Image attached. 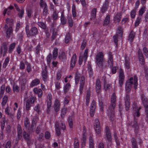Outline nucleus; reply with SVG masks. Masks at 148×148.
<instances>
[{
    "mask_svg": "<svg viewBox=\"0 0 148 148\" xmlns=\"http://www.w3.org/2000/svg\"><path fill=\"white\" fill-rule=\"evenodd\" d=\"M145 10V7H143L140 9L139 11V15L141 17L142 16Z\"/></svg>",
    "mask_w": 148,
    "mask_h": 148,
    "instance_id": "50",
    "label": "nucleus"
},
{
    "mask_svg": "<svg viewBox=\"0 0 148 148\" xmlns=\"http://www.w3.org/2000/svg\"><path fill=\"white\" fill-rule=\"evenodd\" d=\"M23 132L17 133V135L16 138L17 141L21 139L22 137Z\"/></svg>",
    "mask_w": 148,
    "mask_h": 148,
    "instance_id": "62",
    "label": "nucleus"
},
{
    "mask_svg": "<svg viewBox=\"0 0 148 148\" xmlns=\"http://www.w3.org/2000/svg\"><path fill=\"white\" fill-rule=\"evenodd\" d=\"M119 37H120L119 36V34H116L113 36L114 41L116 47H117L118 46V39Z\"/></svg>",
    "mask_w": 148,
    "mask_h": 148,
    "instance_id": "34",
    "label": "nucleus"
},
{
    "mask_svg": "<svg viewBox=\"0 0 148 148\" xmlns=\"http://www.w3.org/2000/svg\"><path fill=\"white\" fill-rule=\"evenodd\" d=\"M40 80L38 79H36L32 80L30 84V87H33L34 86H36L40 83Z\"/></svg>",
    "mask_w": 148,
    "mask_h": 148,
    "instance_id": "24",
    "label": "nucleus"
},
{
    "mask_svg": "<svg viewBox=\"0 0 148 148\" xmlns=\"http://www.w3.org/2000/svg\"><path fill=\"white\" fill-rule=\"evenodd\" d=\"M109 1L108 0H105L101 9V12L104 13L108 9L109 6Z\"/></svg>",
    "mask_w": 148,
    "mask_h": 148,
    "instance_id": "10",
    "label": "nucleus"
},
{
    "mask_svg": "<svg viewBox=\"0 0 148 148\" xmlns=\"http://www.w3.org/2000/svg\"><path fill=\"white\" fill-rule=\"evenodd\" d=\"M38 24L40 27L45 30L47 31V28L45 23L42 22H39L38 23Z\"/></svg>",
    "mask_w": 148,
    "mask_h": 148,
    "instance_id": "35",
    "label": "nucleus"
},
{
    "mask_svg": "<svg viewBox=\"0 0 148 148\" xmlns=\"http://www.w3.org/2000/svg\"><path fill=\"white\" fill-rule=\"evenodd\" d=\"M132 148H138L136 141L134 137H132L131 140Z\"/></svg>",
    "mask_w": 148,
    "mask_h": 148,
    "instance_id": "27",
    "label": "nucleus"
},
{
    "mask_svg": "<svg viewBox=\"0 0 148 148\" xmlns=\"http://www.w3.org/2000/svg\"><path fill=\"white\" fill-rule=\"evenodd\" d=\"M27 80L26 79H22L21 84V91L24 90L26 87V84Z\"/></svg>",
    "mask_w": 148,
    "mask_h": 148,
    "instance_id": "26",
    "label": "nucleus"
},
{
    "mask_svg": "<svg viewBox=\"0 0 148 148\" xmlns=\"http://www.w3.org/2000/svg\"><path fill=\"white\" fill-rule=\"evenodd\" d=\"M136 9H134L131 12L130 15L132 18H134L136 15Z\"/></svg>",
    "mask_w": 148,
    "mask_h": 148,
    "instance_id": "60",
    "label": "nucleus"
},
{
    "mask_svg": "<svg viewBox=\"0 0 148 148\" xmlns=\"http://www.w3.org/2000/svg\"><path fill=\"white\" fill-rule=\"evenodd\" d=\"M106 136L107 140L109 142H110L112 140L111 133L109 127L108 126H106L105 128Z\"/></svg>",
    "mask_w": 148,
    "mask_h": 148,
    "instance_id": "4",
    "label": "nucleus"
},
{
    "mask_svg": "<svg viewBox=\"0 0 148 148\" xmlns=\"http://www.w3.org/2000/svg\"><path fill=\"white\" fill-rule=\"evenodd\" d=\"M138 56L139 61L142 65H143L145 63V60L143 56L141 50H139L138 51Z\"/></svg>",
    "mask_w": 148,
    "mask_h": 148,
    "instance_id": "13",
    "label": "nucleus"
},
{
    "mask_svg": "<svg viewBox=\"0 0 148 148\" xmlns=\"http://www.w3.org/2000/svg\"><path fill=\"white\" fill-rule=\"evenodd\" d=\"M116 34H119V36L121 38L122 37L123 32L122 31V27L121 26H119L118 27Z\"/></svg>",
    "mask_w": 148,
    "mask_h": 148,
    "instance_id": "43",
    "label": "nucleus"
},
{
    "mask_svg": "<svg viewBox=\"0 0 148 148\" xmlns=\"http://www.w3.org/2000/svg\"><path fill=\"white\" fill-rule=\"evenodd\" d=\"M111 105L109 106H111L113 109L115 108L116 102V96L115 93H113L111 96Z\"/></svg>",
    "mask_w": 148,
    "mask_h": 148,
    "instance_id": "7",
    "label": "nucleus"
},
{
    "mask_svg": "<svg viewBox=\"0 0 148 148\" xmlns=\"http://www.w3.org/2000/svg\"><path fill=\"white\" fill-rule=\"evenodd\" d=\"M134 85V88L136 89L137 88L138 85L137 78L136 75L134 76V78L131 77L128 80L125 84V90L126 91V98L125 99V106L126 110L128 111L130 108V96L128 94L130 92L132 85Z\"/></svg>",
    "mask_w": 148,
    "mask_h": 148,
    "instance_id": "1",
    "label": "nucleus"
},
{
    "mask_svg": "<svg viewBox=\"0 0 148 148\" xmlns=\"http://www.w3.org/2000/svg\"><path fill=\"white\" fill-rule=\"evenodd\" d=\"M143 51L145 57L148 58V50L147 48L146 47H144L143 48Z\"/></svg>",
    "mask_w": 148,
    "mask_h": 148,
    "instance_id": "56",
    "label": "nucleus"
},
{
    "mask_svg": "<svg viewBox=\"0 0 148 148\" xmlns=\"http://www.w3.org/2000/svg\"><path fill=\"white\" fill-rule=\"evenodd\" d=\"M60 103L59 100L56 99L54 101L53 107L54 110L56 112L59 111L60 108Z\"/></svg>",
    "mask_w": 148,
    "mask_h": 148,
    "instance_id": "16",
    "label": "nucleus"
},
{
    "mask_svg": "<svg viewBox=\"0 0 148 148\" xmlns=\"http://www.w3.org/2000/svg\"><path fill=\"white\" fill-rule=\"evenodd\" d=\"M95 59L96 63L99 68L103 69L105 67L104 65V58L103 52H100L98 53L96 56Z\"/></svg>",
    "mask_w": 148,
    "mask_h": 148,
    "instance_id": "2",
    "label": "nucleus"
},
{
    "mask_svg": "<svg viewBox=\"0 0 148 148\" xmlns=\"http://www.w3.org/2000/svg\"><path fill=\"white\" fill-rule=\"evenodd\" d=\"M85 82V79L84 75L81 76L80 79L79 85V91L80 94H82L84 89V84Z\"/></svg>",
    "mask_w": 148,
    "mask_h": 148,
    "instance_id": "6",
    "label": "nucleus"
},
{
    "mask_svg": "<svg viewBox=\"0 0 148 148\" xmlns=\"http://www.w3.org/2000/svg\"><path fill=\"white\" fill-rule=\"evenodd\" d=\"M122 14L121 12H117L114 17V20L115 23L118 24L121 18Z\"/></svg>",
    "mask_w": 148,
    "mask_h": 148,
    "instance_id": "14",
    "label": "nucleus"
},
{
    "mask_svg": "<svg viewBox=\"0 0 148 148\" xmlns=\"http://www.w3.org/2000/svg\"><path fill=\"white\" fill-rule=\"evenodd\" d=\"M8 50V47L5 43L3 44V45L1 47V52L3 53V55L4 56L7 53Z\"/></svg>",
    "mask_w": 148,
    "mask_h": 148,
    "instance_id": "20",
    "label": "nucleus"
},
{
    "mask_svg": "<svg viewBox=\"0 0 148 148\" xmlns=\"http://www.w3.org/2000/svg\"><path fill=\"white\" fill-rule=\"evenodd\" d=\"M12 32L13 30L12 27H10L7 29L6 32V37L8 38H10V35L12 33Z\"/></svg>",
    "mask_w": 148,
    "mask_h": 148,
    "instance_id": "23",
    "label": "nucleus"
},
{
    "mask_svg": "<svg viewBox=\"0 0 148 148\" xmlns=\"http://www.w3.org/2000/svg\"><path fill=\"white\" fill-rule=\"evenodd\" d=\"M94 126L97 135L100 136L101 134V128L99 121L97 119H96L94 121Z\"/></svg>",
    "mask_w": 148,
    "mask_h": 148,
    "instance_id": "3",
    "label": "nucleus"
},
{
    "mask_svg": "<svg viewBox=\"0 0 148 148\" xmlns=\"http://www.w3.org/2000/svg\"><path fill=\"white\" fill-rule=\"evenodd\" d=\"M74 116H69L68 118V123L69 126L71 128H73V120Z\"/></svg>",
    "mask_w": 148,
    "mask_h": 148,
    "instance_id": "37",
    "label": "nucleus"
},
{
    "mask_svg": "<svg viewBox=\"0 0 148 148\" xmlns=\"http://www.w3.org/2000/svg\"><path fill=\"white\" fill-rule=\"evenodd\" d=\"M18 15L20 18H22L24 14V10L23 8H21V10H20L19 11H18Z\"/></svg>",
    "mask_w": 148,
    "mask_h": 148,
    "instance_id": "55",
    "label": "nucleus"
},
{
    "mask_svg": "<svg viewBox=\"0 0 148 148\" xmlns=\"http://www.w3.org/2000/svg\"><path fill=\"white\" fill-rule=\"evenodd\" d=\"M141 98L145 108L148 107V100L144 94H142L141 95Z\"/></svg>",
    "mask_w": 148,
    "mask_h": 148,
    "instance_id": "11",
    "label": "nucleus"
},
{
    "mask_svg": "<svg viewBox=\"0 0 148 148\" xmlns=\"http://www.w3.org/2000/svg\"><path fill=\"white\" fill-rule=\"evenodd\" d=\"M58 55V49L54 48L53 49V53L52 59L53 60H55L56 58Z\"/></svg>",
    "mask_w": 148,
    "mask_h": 148,
    "instance_id": "33",
    "label": "nucleus"
},
{
    "mask_svg": "<svg viewBox=\"0 0 148 148\" xmlns=\"http://www.w3.org/2000/svg\"><path fill=\"white\" fill-rule=\"evenodd\" d=\"M7 24H9L10 27H12L14 23L13 19L12 18H7L5 21Z\"/></svg>",
    "mask_w": 148,
    "mask_h": 148,
    "instance_id": "46",
    "label": "nucleus"
},
{
    "mask_svg": "<svg viewBox=\"0 0 148 148\" xmlns=\"http://www.w3.org/2000/svg\"><path fill=\"white\" fill-rule=\"evenodd\" d=\"M95 89L97 95H99L101 91V84L100 81L99 79H97L96 82Z\"/></svg>",
    "mask_w": 148,
    "mask_h": 148,
    "instance_id": "8",
    "label": "nucleus"
},
{
    "mask_svg": "<svg viewBox=\"0 0 148 148\" xmlns=\"http://www.w3.org/2000/svg\"><path fill=\"white\" fill-rule=\"evenodd\" d=\"M141 17L138 16L137 17L134 24L135 27H137L139 25L141 21Z\"/></svg>",
    "mask_w": 148,
    "mask_h": 148,
    "instance_id": "52",
    "label": "nucleus"
},
{
    "mask_svg": "<svg viewBox=\"0 0 148 148\" xmlns=\"http://www.w3.org/2000/svg\"><path fill=\"white\" fill-rule=\"evenodd\" d=\"M114 137L116 141L117 145H120V143L116 132H114Z\"/></svg>",
    "mask_w": 148,
    "mask_h": 148,
    "instance_id": "59",
    "label": "nucleus"
},
{
    "mask_svg": "<svg viewBox=\"0 0 148 148\" xmlns=\"http://www.w3.org/2000/svg\"><path fill=\"white\" fill-rule=\"evenodd\" d=\"M77 56L75 54L73 55L71 62L70 69L72 70L75 66L76 60Z\"/></svg>",
    "mask_w": 148,
    "mask_h": 148,
    "instance_id": "12",
    "label": "nucleus"
},
{
    "mask_svg": "<svg viewBox=\"0 0 148 148\" xmlns=\"http://www.w3.org/2000/svg\"><path fill=\"white\" fill-rule=\"evenodd\" d=\"M119 80L125 79V76L124 75L123 71L121 69H119Z\"/></svg>",
    "mask_w": 148,
    "mask_h": 148,
    "instance_id": "22",
    "label": "nucleus"
},
{
    "mask_svg": "<svg viewBox=\"0 0 148 148\" xmlns=\"http://www.w3.org/2000/svg\"><path fill=\"white\" fill-rule=\"evenodd\" d=\"M5 112L7 115H9L11 118H12L13 117L14 114L10 112V108L8 106L5 108Z\"/></svg>",
    "mask_w": 148,
    "mask_h": 148,
    "instance_id": "36",
    "label": "nucleus"
},
{
    "mask_svg": "<svg viewBox=\"0 0 148 148\" xmlns=\"http://www.w3.org/2000/svg\"><path fill=\"white\" fill-rule=\"evenodd\" d=\"M36 119H33L32 120L31 126L29 127L27 131L28 132H34L36 126Z\"/></svg>",
    "mask_w": 148,
    "mask_h": 148,
    "instance_id": "9",
    "label": "nucleus"
},
{
    "mask_svg": "<svg viewBox=\"0 0 148 148\" xmlns=\"http://www.w3.org/2000/svg\"><path fill=\"white\" fill-rule=\"evenodd\" d=\"M34 92L38 95V97L40 98L42 97V90L40 89H38L37 88H35L33 90Z\"/></svg>",
    "mask_w": 148,
    "mask_h": 148,
    "instance_id": "19",
    "label": "nucleus"
},
{
    "mask_svg": "<svg viewBox=\"0 0 148 148\" xmlns=\"http://www.w3.org/2000/svg\"><path fill=\"white\" fill-rule=\"evenodd\" d=\"M70 86L71 85L69 83H67L66 84L64 88V91L65 93H66L68 92Z\"/></svg>",
    "mask_w": 148,
    "mask_h": 148,
    "instance_id": "57",
    "label": "nucleus"
},
{
    "mask_svg": "<svg viewBox=\"0 0 148 148\" xmlns=\"http://www.w3.org/2000/svg\"><path fill=\"white\" fill-rule=\"evenodd\" d=\"M87 67L88 69V71L89 74L90 75L92 76L93 75V73L92 71L91 66L90 63L88 62L87 65Z\"/></svg>",
    "mask_w": 148,
    "mask_h": 148,
    "instance_id": "44",
    "label": "nucleus"
},
{
    "mask_svg": "<svg viewBox=\"0 0 148 148\" xmlns=\"http://www.w3.org/2000/svg\"><path fill=\"white\" fill-rule=\"evenodd\" d=\"M36 99V97L31 96L30 98L27 100V101L30 104H33L34 103Z\"/></svg>",
    "mask_w": 148,
    "mask_h": 148,
    "instance_id": "38",
    "label": "nucleus"
},
{
    "mask_svg": "<svg viewBox=\"0 0 148 148\" xmlns=\"http://www.w3.org/2000/svg\"><path fill=\"white\" fill-rule=\"evenodd\" d=\"M71 37L70 36V34L69 33H68L66 34L65 39V42L66 43H68L69 42L70 40H71Z\"/></svg>",
    "mask_w": 148,
    "mask_h": 148,
    "instance_id": "48",
    "label": "nucleus"
},
{
    "mask_svg": "<svg viewBox=\"0 0 148 148\" xmlns=\"http://www.w3.org/2000/svg\"><path fill=\"white\" fill-rule=\"evenodd\" d=\"M52 59V55L51 53H50L47 56V60L48 64H49Z\"/></svg>",
    "mask_w": 148,
    "mask_h": 148,
    "instance_id": "63",
    "label": "nucleus"
},
{
    "mask_svg": "<svg viewBox=\"0 0 148 148\" xmlns=\"http://www.w3.org/2000/svg\"><path fill=\"white\" fill-rule=\"evenodd\" d=\"M139 110H135V111L133 113V115L134 119L136 117H138L140 116V114L139 111Z\"/></svg>",
    "mask_w": 148,
    "mask_h": 148,
    "instance_id": "61",
    "label": "nucleus"
},
{
    "mask_svg": "<svg viewBox=\"0 0 148 148\" xmlns=\"http://www.w3.org/2000/svg\"><path fill=\"white\" fill-rule=\"evenodd\" d=\"M110 19V15H108L105 18L103 22V25L104 26H106L109 24Z\"/></svg>",
    "mask_w": 148,
    "mask_h": 148,
    "instance_id": "28",
    "label": "nucleus"
},
{
    "mask_svg": "<svg viewBox=\"0 0 148 148\" xmlns=\"http://www.w3.org/2000/svg\"><path fill=\"white\" fill-rule=\"evenodd\" d=\"M60 20L62 25H64L66 23V20L65 17L64 12H63L61 13Z\"/></svg>",
    "mask_w": 148,
    "mask_h": 148,
    "instance_id": "31",
    "label": "nucleus"
},
{
    "mask_svg": "<svg viewBox=\"0 0 148 148\" xmlns=\"http://www.w3.org/2000/svg\"><path fill=\"white\" fill-rule=\"evenodd\" d=\"M135 33L133 31H132L129 35L128 40L130 42H132L135 37Z\"/></svg>",
    "mask_w": 148,
    "mask_h": 148,
    "instance_id": "25",
    "label": "nucleus"
},
{
    "mask_svg": "<svg viewBox=\"0 0 148 148\" xmlns=\"http://www.w3.org/2000/svg\"><path fill=\"white\" fill-rule=\"evenodd\" d=\"M42 75L43 80L45 82L47 80V79L48 77L47 75V71L46 66H45V67L44 69L42 71Z\"/></svg>",
    "mask_w": 148,
    "mask_h": 148,
    "instance_id": "18",
    "label": "nucleus"
},
{
    "mask_svg": "<svg viewBox=\"0 0 148 148\" xmlns=\"http://www.w3.org/2000/svg\"><path fill=\"white\" fill-rule=\"evenodd\" d=\"M74 148H79V143L77 138L75 137L74 140Z\"/></svg>",
    "mask_w": 148,
    "mask_h": 148,
    "instance_id": "47",
    "label": "nucleus"
},
{
    "mask_svg": "<svg viewBox=\"0 0 148 148\" xmlns=\"http://www.w3.org/2000/svg\"><path fill=\"white\" fill-rule=\"evenodd\" d=\"M108 66L110 68H111L113 66V61L112 53L110 52L108 53Z\"/></svg>",
    "mask_w": 148,
    "mask_h": 148,
    "instance_id": "15",
    "label": "nucleus"
},
{
    "mask_svg": "<svg viewBox=\"0 0 148 148\" xmlns=\"http://www.w3.org/2000/svg\"><path fill=\"white\" fill-rule=\"evenodd\" d=\"M125 68L127 69H130V60L129 58H125V60L124 63Z\"/></svg>",
    "mask_w": 148,
    "mask_h": 148,
    "instance_id": "32",
    "label": "nucleus"
},
{
    "mask_svg": "<svg viewBox=\"0 0 148 148\" xmlns=\"http://www.w3.org/2000/svg\"><path fill=\"white\" fill-rule=\"evenodd\" d=\"M97 12V9L94 8L92 10L91 12V15L92 19H94L95 17Z\"/></svg>",
    "mask_w": 148,
    "mask_h": 148,
    "instance_id": "51",
    "label": "nucleus"
},
{
    "mask_svg": "<svg viewBox=\"0 0 148 148\" xmlns=\"http://www.w3.org/2000/svg\"><path fill=\"white\" fill-rule=\"evenodd\" d=\"M5 89V86L4 85H2L0 88V94L1 96H2L4 93V91Z\"/></svg>",
    "mask_w": 148,
    "mask_h": 148,
    "instance_id": "58",
    "label": "nucleus"
},
{
    "mask_svg": "<svg viewBox=\"0 0 148 148\" xmlns=\"http://www.w3.org/2000/svg\"><path fill=\"white\" fill-rule=\"evenodd\" d=\"M89 148H94V141L92 137L91 136L89 138Z\"/></svg>",
    "mask_w": 148,
    "mask_h": 148,
    "instance_id": "39",
    "label": "nucleus"
},
{
    "mask_svg": "<svg viewBox=\"0 0 148 148\" xmlns=\"http://www.w3.org/2000/svg\"><path fill=\"white\" fill-rule=\"evenodd\" d=\"M67 109L65 108H63L62 109L61 116L62 118H64L65 115L66 113Z\"/></svg>",
    "mask_w": 148,
    "mask_h": 148,
    "instance_id": "49",
    "label": "nucleus"
},
{
    "mask_svg": "<svg viewBox=\"0 0 148 148\" xmlns=\"http://www.w3.org/2000/svg\"><path fill=\"white\" fill-rule=\"evenodd\" d=\"M137 121V119L135 118L134 121L132 123L131 125L132 127L136 129H138L139 127Z\"/></svg>",
    "mask_w": 148,
    "mask_h": 148,
    "instance_id": "40",
    "label": "nucleus"
},
{
    "mask_svg": "<svg viewBox=\"0 0 148 148\" xmlns=\"http://www.w3.org/2000/svg\"><path fill=\"white\" fill-rule=\"evenodd\" d=\"M111 106L108 108V116L110 120L113 121L115 119L114 112V110Z\"/></svg>",
    "mask_w": 148,
    "mask_h": 148,
    "instance_id": "5",
    "label": "nucleus"
},
{
    "mask_svg": "<svg viewBox=\"0 0 148 148\" xmlns=\"http://www.w3.org/2000/svg\"><path fill=\"white\" fill-rule=\"evenodd\" d=\"M38 29L35 27H33L30 29L28 34L30 36H34L37 34Z\"/></svg>",
    "mask_w": 148,
    "mask_h": 148,
    "instance_id": "17",
    "label": "nucleus"
},
{
    "mask_svg": "<svg viewBox=\"0 0 148 148\" xmlns=\"http://www.w3.org/2000/svg\"><path fill=\"white\" fill-rule=\"evenodd\" d=\"M24 126L27 131L29 127L30 126V124L29 120L27 117H26L25 119Z\"/></svg>",
    "mask_w": 148,
    "mask_h": 148,
    "instance_id": "30",
    "label": "nucleus"
},
{
    "mask_svg": "<svg viewBox=\"0 0 148 148\" xmlns=\"http://www.w3.org/2000/svg\"><path fill=\"white\" fill-rule=\"evenodd\" d=\"M13 90L14 92H18L19 91V86L16 84H14L12 87Z\"/></svg>",
    "mask_w": 148,
    "mask_h": 148,
    "instance_id": "45",
    "label": "nucleus"
},
{
    "mask_svg": "<svg viewBox=\"0 0 148 148\" xmlns=\"http://www.w3.org/2000/svg\"><path fill=\"white\" fill-rule=\"evenodd\" d=\"M95 102L94 100L92 101L90 106V110H95Z\"/></svg>",
    "mask_w": 148,
    "mask_h": 148,
    "instance_id": "64",
    "label": "nucleus"
},
{
    "mask_svg": "<svg viewBox=\"0 0 148 148\" xmlns=\"http://www.w3.org/2000/svg\"><path fill=\"white\" fill-rule=\"evenodd\" d=\"M58 57L60 59L62 60H66V58L65 54L64 52H62L61 53H60Z\"/></svg>",
    "mask_w": 148,
    "mask_h": 148,
    "instance_id": "42",
    "label": "nucleus"
},
{
    "mask_svg": "<svg viewBox=\"0 0 148 148\" xmlns=\"http://www.w3.org/2000/svg\"><path fill=\"white\" fill-rule=\"evenodd\" d=\"M27 15L29 18H31L32 16V14L33 13L32 10L30 9H28L26 10Z\"/></svg>",
    "mask_w": 148,
    "mask_h": 148,
    "instance_id": "54",
    "label": "nucleus"
},
{
    "mask_svg": "<svg viewBox=\"0 0 148 148\" xmlns=\"http://www.w3.org/2000/svg\"><path fill=\"white\" fill-rule=\"evenodd\" d=\"M90 95L91 92L90 90H87V92L86 93V104L87 106H88V105L89 103V100L90 98Z\"/></svg>",
    "mask_w": 148,
    "mask_h": 148,
    "instance_id": "29",
    "label": "nucleus"
},
{
    "mask_svg": "<svg viewBox=\"0 0 148 148\" xmlns=\"http://www.w3.org/2000/svg\"><path fill=\"white\" fill-rule=\"evenodd\" d=\"M88 49H86L84 51L83 58L85 62H86V60L88 56Z\"/></svg>",
    "mask_w": 148,
    "mask_h": 148,
    "instance_id": "53",
    "label": "nucleus"
},
{
    "mask_svg": "<svg viewBox=\"0 0 148 148\" xmlns=\"http://www.w3.org/2000/svg\"><path fill=\"white\" fill-rule=\"evenodd\" d=\"M23 137L24 139L26 141L27 143L30 142V137L29 134L27 133L25 131H24L23 132Z\"/></svg>",
    "mask_w": 148,
    "mask_h": 148,
    "instance_id": "21",
    "label": "nucleus"
},
{
    "mask_svg": "<svg viewBox=\"0 0 148 148\" xmlns=\"http://www.w3.org/2000/svg\"><path fill=\"white\" fill-rule=\"evenodd\" d=\"M16 45V44L15 42L12 43L10 45L8 50V52L9 53H11L12 52L14 48Z\"/></svg>",
    "mask_w": 148,
    "mask_h": 148,
    "instance_id": "41",
    "label": "nucleus"
}]
</instances>
